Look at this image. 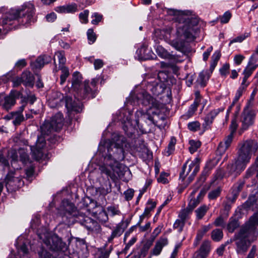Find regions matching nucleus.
<instances>
[{
    "instance_id": "obj_48",
    "label": "nucleus",
    "mask_w": 258,
    "mask_h": 258,
    "mask_svg": "<svg viewBox=\"0 0 258 258\" xmlns=\"http://www.w3.org/2000/svg\"><path fill=\"white\" fill-rule=\"evenodd\" d=\"M189 143L190 145L189 151L191 154L195 152L201 145V143L199 141L190 140Z\"/></svg>"
},
{
    "instance_id": "obj_17",
    "label": "nucleus",
    "mask_w": 258,
    "mask_h": 258,
    "mask_svg": "<svg viewBox=\"0 0 258 258\" xmlns=\"http://www.w3.org/2000/svg\"><path fill=\"white\" fill-rule=\"evenodd\" d=\"M253 194L250 195L247 200L242 205L243 209L246 211H255L258 209V187L255 191H252Z\"/></svg>"
},
{
    "instance_id": "obj_40",
    "label": "nucleus",
    "mask_w": 258,
    "mask_h": 258,
    "mask_svg": "<svg viewBox=\"0 0 258 258\" xmlns=\"http://www.w3.org/2000/svg\"><path fill=\"white\" fill-rule=\"evenodd\" d=\"M55 57H56L59 61V67L58 68H61V67H66L64 66L66 62V58L64 56V51H58L56 52L54 55V63L55 64V67L56 66V63L55 60Z\"/></svg>"
},
{
    "instance_id": "obj_25",
    "label": "nucleus",
    "mask_w": 258,
    "mask_h": 258,
    "mask_svg": "<svg viewBox=\"0 0 258 258\" xmlns=\"http://www.w3.org/2000/svg\"><path fill=\"white\" fill-rule=\"evenodd\" d=\"M147 89L150 91L154 95L158 96L162 94L165 88L162 84L158 83L157 82L148 83L147 86Z\"/></svg>"
},
{
    "instance_id": "obj_54",
    "label": "nucleus",
    "mask_w": 258,
    "mask_h": 258,
    "mask_svg": "<svg viewBox=\"0 0 258 258\" xmlns=\"http://www.w3.org/2000/svg\"><path fill=\"white\" fill-rule=\"evenodd\" d=\"M229 195H228L226 197V201H225L223 203L224 210L226 212V215L227 216L228 215V212L231 209V205L235 202V201H232V200L229 199Z\"/></svg>"
},
{
    "instance_id": "obj_45",
    "label": "nucleus",
    "mask_w": 258,
    "mask_h": 258,
    "mask_svg": "<svg viewBox=\"0 0 258 258\" xmlns=\"http://www.w3.org/2000/svg\"><path fill=\"white\" fill-rule=\"evenodd\" d=\"M191 212L192 211L186 207L180 211L178 214V217L180 220L185 223L186 220L189 219V215Z\"/></svg>"
},
{
    "instance_id": "obj_31",
    "label": "nucleus",
    "mask_w": 258,
    "mask_h": 258,
    "mask_svg": "<svg viewBox=\"0 0 258 258\" xmlns=\"http://www.w3.org/2000/svg\"><path fill=\"white\" fill-rule=\"evenodd\" d=\"M254 54H252L250 57V60L248 63L247 67L244 69L243 74L249 77L253 72L256 69L257 65L255 64V61L254 60Z\"/></svg>"
},
{
    "instance_id": "obj_63",
    "label": "nucleus",
    "mask_w": 258,
    "mask_h": 258,
    "mask_svg": "<svg viewBox=\"0 0 258 258\" xmlns=\"http://www.w3.org/2000/svg\"><path fill=\"white\" fill-rule=\"evenodd\" d=\"M66 13H74L78 11V6L76 4L73 3L66 5Z\"/></svg>"
},
{
    "instance_id": "obj_7",
    "label": "nucleus",
    "mask_w": 258,
    "mask_h": 258,
    "mask_svg": "<svg viewBox=\"0 0 258 258\" xmlns=\"http://www.w3.org/2000/svg\"><path fill=\"white\" fill-rule=\"evenodd\" d=\"M257 150V142L254 140H247L239 144L238 155L249 163L252 154H255Z\"/></svg>"
},
{
    "instance_id": "obj_33",
    "label": "nucleus",
    "mask_w": 258,
    "mask_h": 258,
    "mask_svg": "<svg viewBox=\"0 0 258 258\" xmlns=\"http://www.w3.org/2000/svg\"><path fill=\"white\" fill-rule=\"evenodd\" d=\"M210 225H204L199 230H198L194 242L195 246H197L199 244L200 241L202 240L204 235L210 230Z\"/></svg>"
},
{
    "instance_id": "obj_12",
    "label": "nucleus",
    "mask_w": 258,
    "mask_h": 258,
    "mask_svg": "<svg viewBox=\"0 0 258 258\" xmlns=\"http://www.w3.org/2000/svg\"><path fill=\"white\" fill-rule=\"evenodd\" d=\"M56 96L60 98V100L63 98L65 101L66 107L69 111H75L76 112H80L82 110V104L79 99L76 100L73 99V97L70 96L66 95L65 97L59 92L55 93Z\"/></svg>"
},
{
    "instance_id": "obj_1",
    "label": "nucleus",
    "mask_w": 258,
    "mask_h": 258,
    "mask_svg": "<svg viewBox=\"0 0 258 258\" xmlns=\"http://www.w3.org/2000/svg\"><path fill=\"white\" fill-rule=\"evenodd\" d=\"M34 7L31 4L23 5L18 9H11L0 20V32L14 30L19 23L25 25L34 22Z\"/></svg>"
},
{
    "instance_id": "obj_26",
    "label": "nucleus",
    "mask_w": 258,
    "mask_h": 258,
    "mask_svg": "<svg viewBox=\"0 0 258 258\" xmlns=\"http://www.w3.org/2000/svg\"><path fill=\"white\" fill-rule=\"evenodd\" d=\"M104 162V165L100 167L99 169L102 174H104L107 175V177H112L115 173L117 174V175L120 176L121 175L120 172L118 171L119 168H117L115 166H113L111 168L110 166L107 165Z\"/></svg>"
},
{
    "instance_id": "obj_28",
    "label": "nucleus",
    "mask_w": 258,
    "mask_h": 258,
    "mask_svg": "<svg viewBox=\"0 0 258 258\" xmlns=\"http://www.w3.org/2000/svg\"><path fill=\"white\" fill-rule=\"evenodd\" d=\"M168 240L167 237L161 236L156 241L155 245L152 250V253L153 255H159L164 246L167 245Z\"/></svg>"
},
{
    "instance_id": "obj_3",
    "label": "nucleus",
    "mask_w": 258,
    "mask_h": 258,
    "mask_svg": "<svg viewBox=\"0 0 258 258\" xmlns=\"http://www.w3.org/2000/svg\"><path fill=\"white\" fill-rule=\"evenodd\" d=\"M163 38L176 50L183 52L186 43L194 41L196 37L192 33H164Z\"/></svg>"
},
{
    "instance_id": "obj_59",
    "label": "nucleus",
    "mask_w": 258,
    "mask_h": 258,
    "mask_svg": "<svg viewBox=\"0 0 258 258\" xmlns=\"http://www.w3.org/2000/svg\"><path fill=\"white\" fill-rule=\"evenodd\" d=\"M38 255L39 258H55L49 252L43 248H41L38 251Z\"/></svg>"
},
{
    "instance_id": "obj_44",
    "label": "nucleus",
    "mask_w": 258,
    "mask_h": 258,
    "mask_svg": "<svg viewBox=\"0 0 258 258\" xmlns=\"http://www.w3.org/2000/svg\"><path fill=\"white\" fill-rule=\"evenodd\" d=\"M176 143V140L175 137H172L168 145L167 149L165 150L166 155L168 156L173 153L175 150V145Z\"/></svg>"
},
{
    "instance_id": "obj_42",
    "label": "nucleus",
    "mask_w": 258,
    "mask_h": 258,
    "mask_svg": "<svg viewBox=\"0 0 258 258\" xmlns=\"http://www.w3.org/2000/svg\"><path fill=\"white\" fill-rule=\"evenodd\" d=\"M208 175L209 169L208 168H205L195 184L196 190H197L203 184Z\"/></svg>"
},
{
    "instance_id": "obj_55",
    "label": "nucleus",
    "mask_w": 258,
    "mask_h": 258,
    "mask_svg": "<svg viewBox=\"0 0 258 258\" xmlns=\"http://www.w3.org/2000/svg\"><path fill=\"white\" fill-rule=\"evenodd\" d=\"M156 52L159 56L163 58H169L171 56L169 53L161 46H157Z\"/></svg>"
},
{
    "instance_id": "obj_41",
    "label": "nucleus",
    "mask_w": 258,
    "mask_h": 258,
    "mask_svg": "<svg viewBox=\"0 0 258 258\" xmlns=\"http://www.w3.org/2000/svg\"><path fill=\"white\" fill-rule=\"evenodd\" d=\"M209 209L208 206L206 205H202L198 208L195 211L196 214V217L198 220L202 219L204 216L206 215V213Z\"/></svg>"
},
{
    "instance_id": "obj_27",
    "label": "nucleus",
    "mask_w": 258,
    "mask_h": 258,
    "mask_svg": "<svg viewBox=\"0 0 258 258\" xmlns=\"http://www.w3.org/2000/svg\"><path fill=\"white\" fill-rule=\"evenodd\" d=\"M82 79V75L79 72H75L73 73L72 79V87L77 94L81 89Z\"/></svg>"
},
{
    "instance_id": "obj_11",
    "label": "nucleus",
    "mask_w": 258,
    "mask_h": 258,
    "mask_svg": "<svg viewBox=\"0 0 258 258\" xmlns=\"http://www.w3.org/2000/svg\"><path fill=\"white\" fill-rule=\"evenodd\" d=\"M248 163L243 159H241L238 155L231 163L228 164L227 166V172L229 175H233L236 177L245 169L247 164Z\"/></svg>"
},
{
    "instance_id": "obj_10",
    "label": "nucleus",
    "mask_w": 258,
    "mask_h": 258,
    "mask_svg": "<svg viewBox=\"0 0 258 258\" xmlns=\"http://www.w3.org/2000/svg\"><path fill=\"white\" fill-rule=\"evenodd\" d=\"M255 115V110L249 109L248 104L244 108L241 116V125L239 130L240 134L253 124Z\"/></svg>"
},
{
    "instance_id": "obj_24",
    "label": "nucleus",
    "mask_w": 258,
    "mask_h": 258,
    "mask_svg": "<svg viewBox=\"0 0 258 258\" xmlns=\"http://www.w3.org/2000/svg\"><path fill=\"white\" fill-rule=\"evenodd\" d=\"M52 58L50 55L43 54L37 57L36 60L31 64L32 67L35 69H41L45 64L51 62Z\"/></svg>"
},
{
    "instance_id": "obj_61",
    "label": "nucleus",
    "mask_w": 258,
    "mask_h": 258,
    "mask_svg": "<svg viewBox=\"0 0 258 258\" xmlns=\"http://www.w3.org/2000/svg\"><path fill=\"white\" fill-rule=\"evenodd\" d=\"M92 20L91 23L93 25H97L102 19V15L98 13H94L92 15Z\"/></svg>"
},
{
    "instance_id": "obj_13",
    "label": "nucleus",
    "mask_w": 258,
    "mask_h": 258,
    "mask_svg": "<svg viewBox=\"0 0 258 258\" xmlns=\"http://www.w3.org/2000/svg\"><path fill=\"white\" fill-rule=\"evenodd\" d=\"M135 99L139 104L141 103L145 106L151 105L150 109L152 108L158 109L160 106L159 102L147 92L138 94L135 97Z\"/></svg>"
},
{
    "instance_id": "obj_52",
    "label": "nucleus",
    "mask_w": 258,
    "mask_h": 258,
    "mask_svg": "<svg viewBox=\"0 0 258 258\" xmlns=\"http://www.w3.org/2000/svg\"><path fill=\"white\" fill-rule=\"evenodd\" d=\"M221 192V189L220 187H217V188L210 191L208 194V198L210 200H214L216 199L218 197L220 196Z\"/></svg>"
},
{
    "instance_id": "obj_29",
    "label": "nucleus",
    "mask_w": 258,
    "mask_h": 258,
    "mask_svg": "<svg viewBox=\"0 0 258 258\" xmlns=\"http://www.w3.org/2000/svg\"><path fill=\"white\" fill-rule=\"evenodd\" d=\"M22 84L25 86L33 87L34 84V77L29 71H25L21 76Z\"/></svg>"
},
{
    "instance_id": "obj_37",
    "label": "nucleus",
    "mask_w": 258,
    "mask_h": 258,
    "mask_svg": "<svg viewBox=\"0 0 258 258\" xmlns=\"http://www.w3.org/2000/svg\"><path fill=\"white\" fill-rule=\"evenodd\" d=\"M59 70H61V74L60 76V84L62 85L66 82L67 78L69 76L70 73L68 68L67 67H61L57 69L56 66L54 69V71L57 72Z\"/></svg>"
},
{
    "instance_id": "obj_2",
    "label": "nucleus",
    "mask_w": 258,
    "mask_h": 258,
    "mask_svg": "<svg viewBox=\"0 0 258 258\" xmlns=\"http://www.w3.org/2000/svg\"><path fill=\"white\" fill-rule=\"evenodd\" d=\"M125 139L123 136L118 137V140L115 143L111 142L107 145V153L104 157V161L106 164L111 168L115 166L119 168L121 165L118 163L119 161H122L124 158L123 144Z\"/></svg>"
},
{
    "instance_id": "obj_34",
    "label": "nucleus",
    "mask_w": 258,
    "mask_h": 258,
    "mask_svg": "<svg viewBox=\"0 0 258 258\" xmlns=\"http://www.w3.org/2000/svg\"><path fill=\"white\" fill-rule=\"evenodd\" d=\"M16 104L15 98L11 94L5 97L4 103L2 105L4 109L9 111Z\"/></svg>"
},
{
    "instance_id": "obj_62",
    "label": "nucleus",
    "mask_w": 258,
    "mask_h": 258,
    "mask_svg": "<svg viewBox=\"0 0 258 258\" xmlns=\"http://www.w3.org/2000/svg\"><path fill=\"white\" fill-rule=\"evenodd\" d=\"M89 11L88 10L84 11L79 14V19L83 23H87L88 22V17Z\"/></svg>"
},
{
    "instance_id": "obj_47",
    "label": "nucleus",
    "mask_w": 258,
    "mask_h": 258,
    "mask_svg": "<svg viewBox=\"0 0 258 258\" xmlns=\"http://www.w3.org/2000/svg\"><path fill=\"white\" fill-rule=\"evenodd\" d=\"M247 224L255 230V227L258 225V211L250 217Z\"/></svg>"
},
{
    "instance_id": "obj_64",
    "label": "nucleus",
    "mask_w": 258,
    "mask_h": 258,
    "mask_svg": "<svg viewBox=\"0 0 258 258\" xmlns=\"http://www.w3.org/2000/svg\"><path fill=\"white\" fill-rule=\"evenodd\" d=\"M228 148L227 146L223 144V142H220L216 151L217 155L221 156L225 152Z\"/></svg>"
},
{
    "instance_id": "obj_53",
    "label": "nucleus",
    "mask_w": 258,
    "mask_h": 258,
    "mask_svg": "<svg viewBox=\"0 0 258 258\" xmlns=\"http://www.w3.org/2000/svg\"><path fill=\"white\" fill-rule=\"evenodd\" d=\"M201 123L198 121L190 122L187 124L188 129L192 132H196L200 129Z\"/></svg>"
},
{
    "instance_id": "obj_49",
    "label": "nucleus",
    "mask_w": 258,
    "mask_h": 258,
    "mask_svg": "<svg viewBox=\"0 0 258 258\" xmlns=\"http://www.w3.org/2000/svg\"><path fill=\"white\" fill-rule=\"evenodd\" d=\"M97 218L99 222L102 224L105 223L108 220V214L104 209H102V211L99 212L97 216Z\"/></svg>"
},
{
    "instance_id": "obj_32",
    "label": "nucleus",
    "mask_w": 258,
    "mask_h": 258,
    "mask_svg": "<svg viewBox=\"0 0 258 258\" xmlns=\"http://www.w3.org/2000/svg\"><path fill=\"white\" fill-rule=\"evenodd\" d=\"M237 241L235 244L236 245V252L237 253H244L246 252L249 246V245L247 244V241L245 239H236Z\"/></svg>"
},
{
    "instance_id": "obj_8",
    "label": "nucleus",
    "mask_w": 258,
    "mask_h": 258,
    "mask_svg": "<svg viewBox=\"0 0 258 258\" xmlns=\"http://www.w3.org/2000/svg\"><path fill=\"white\" fill-rule=\"evenodd\" d=\"M99 81V78L92 79L90 82L89 80H85L84 82V88H81L78 92V97L81 99L95 98L98 93L97 84Z\"/></svg>"
},
{
    "instance_id": "obj_46",
    "label": "nucleus",
    "mask_w": 258,
    "mask_h": 258,
    "mask_svg": "<svg viewBox=\"0 0 258 258\" xmlns=\"http://www.w3.org/2000/svg\"><path fill=\"white\" fill-rule=\"evenodd\" d=\"M18 153L19 155V160L24 164H26L29 162V157L24 149H20Z\"/></svg>"
},
{
    "instance_id": "obj_39",
    "label": "nucleus",
    "mask_w": 258,
    "mask_h": 258,
    "mask_svg": "<svg viewBox=\"0 0 258 258\" xmlns=\"http://www.w3.org/2000/svg\"><path fill=\"white\" fill-rule=\"evenodd\" d=\"M187 162H186L182 166V170L180 173L179 178L181 179L182 180H183L185 177L188 174V173L191 171L194 166V162L192 161L189 165L188 168L186 170V164Z\"/></svg>"
},
{
    "instance_id": "obj_14",
    "label": "nucleus",
    "mask_w": 258,
    "mask_h": 258,
    "mask_svg": "<svg viewBox=\"0 0 258 258\" xmlns=\"http://www.w3.org/2000/svg\"><path fill=\"white\" fill-rule=\"evenodd\" d=\"M81 219L80 222L89 231L95 234H99L101 232V227L98 222L91 218L86 216L83 213L80 214Z\"/></svg>"
},
{
    "instance_id": "obj_23",
    "label": "nucleus",
    "mask_w": 258,
    "mask_h": 258,
    "mask_svg": "<svg viewBox=\"0 0 258 258\" xmlns=\"http://www.w3.org/2000/svg\"><path fill=\"white\" fill-rule=\"evenodd\" d=\"M211 250V242L209 240H205L202 243L200 249L195 253L196 258H206Z\"/></svg>"
},
{
    "instance_id": "obj_60",
    "label": "nucleus",
    "mask_w": 258,
    "mask_h": 258,
    "mask_svg": "<svg viewBox=\"0 0 258 258\" xmlns=\"http://www.w3.org/2000/svg\"><path fill=\"white\" fill-rule=\"evenodd\" d=\"M213 224L216 227H221L223 228L226 227L225 221L222 216H219L217 218L214 222Z\"/></svg>"
},
{
    "instance_id": "obj_22",
    "label": "nucleus",
    "mask_w": 258,
    "mask_h": 258,
    "mask_svg": "<svg viewBox=\"0 0 258 258\" xmlns=\"http://www.w3.org/2000/svg\"><path fill=\"white\" fill-rule=\"evenodd\" d=\"M126 226H124L123 221L117 224L115 227L112 229L111 235L108 237L107 242L108 243H112L113 239L119 237L124 232Z\"/></svg>"
},
{
    "instance_id": "obj_20",
    "label": "nucleus",
    "mask_w": 258,
    "mask_h": 258,
    "mask_svg": "<svg viewBox=\"0 0 258 258\" xmlns=\"http://www.w3.org/2000/svg\"><path fill=\"white\" fill-rule=\"evenodd\" d=\"M245 183V181L244 179H239L231 187L230 192L228 194V195H229V199H231L232 201H235Z\"/></svg>"
},
{
    "instance_id": "obj_36",
    "label": "nucleus",
    "mask_w": 258,
    "mask_h": 258,
    "mask_svg": "<svg viewBox=\"0 0 258 258\" xmlns=\"http://www.w3.org/2000/svg\"><path fill=\"white\" fill-rule=\"evenodd\" d=\"M199 103L195 100L194 102L189 106L188 111L182 115V118L184 119H188L192 117L197 111Z\"/></svg>"
},
{
    "instance_id": "obj_6",
    "label": "nucleus",
    "mask_w": 258,
    "mask_h": 258,
    "mask_svg": "<svg viewBox=\"0 0 258 258\" xmlns=\"http://www.w3.org/2000/svg\"><path fill=\"white\" fill-rule=\"evenodd\" d=\"M63 117L61 113H57L52 117L50 121H45L40 127L43 135H48L51 132H59L63 125Z\"/></svg>"
},
{
    "instance_id": "obj_56",
    "label": "nucleus",
    "mask_w": 258,
    "mask_h": 258,
    "mask_svg": "<svg viewBox=\"0 0 258 258\" xmlns=\"http://www.w3.org/2000/svg\"><path fill=\"white\" fill-rule=\"evenodd\" d=\"M107 211L109 215L111 216L118 215L120 214V211L119 210L118 207L115 206H110L107 208Z\"/></svg>"
},
{
    "instance_id": "obj_16",
    "label": "nucleus",
    "mask_w": 258,
    "mask_h": 258,
    "mask_svg": "<svg viewBox=\"0 0 258 258\" xmlns=\"http://www.w3.org/2000/svg\"><path fill=\"white\" fill-rule=\"evenodd\" d=\"M224 110V107L216 108L210 111L206 114L204 118V122L202 124V127L204 131L208 130L211 128V125L213 123L215 117L220 113Z\"/></svg>"
},
{
    "instance_id": "obj_43",
    "label": "nucleus",
    "mask_w": 258,
    "mask_h": 258,
    "mask_svg": "<svg viewBox=\"0 0 258 258\" xmlns=\"http://www.w3.org/2000/svg\"><path fill=\"white\" fill-rule=\"evenodd\" d=\"M223 237V232L222 229H215L211 232V238L216 242L221 241Z\"/></svg>"
},
{
    "instance_id": "obj_4",
    "label": "nucleus",
    "mask_w": 258,
    "mask_h": 258,
    "mask_svg": "<svg viewBox=\"0 0 258 258\" xmlns=\"http://www.w3.org/2000/svg\"><path fill=\"white\" fill-rule=\"evenodd\" d=\"M178 19L179 22L176 24V32H197L204 31L203 28L201 29V26H204L205 24L200 22L198 18L181 16L178 17Z\"/></svg>"
},
{
    "instance_id": "obj_35",
    "label": "nucleus",
    "mask_w": 258,
    "mask_h": 258,
    "mask_svg": "<svg viewBox=\"0 0 258 258\" xmlns=\"http://www.w3.org/2000/svg\"><path fill=\"white\" fill-rule=\"evenodd\" d=\"M209 78L210 75L209 73L207 72L202 71L199 74L196 82L202 87H204L206 85Z\"/></svg>"
},
{
    "instance_id": "obj_50",
    "label": "nucleus",
    "mask_w": 258,
    "mask_h": 258,
    "mask_svg": "<svg viewBox=\"0 0 258 258\" xmlns=\"http://www.w3.org/2000/svg\"><path fill=\"white\" fill-rule=\"evenodd\" d=\"M231 17V14L230 12H226L222 16H219L216 19L217 21H220L222 24L227 23L229 22Z\"/></svg>"
},
{
    "instance_id": "obj_9",
    "label": "nucleus",
    "mask_w": 258,
    "mask_h": 258,
    "mask_svg": "<svg viewBox=\"0 0 258 258\" xmlns=\"http://www.w3.org/2000/svg\"><path fill=\"white\" fill-rule=\"evenodd\" d=\"M6 187L8 192H12L23 185L20 176L14 170H10L5 178Z\"/></svg>"
},
{
    "instance_id": "obj_58",
    "label": "nucleus",
    "mask_w": 258,
    "mask_h": 258,
    "mask_svg": "<svg viewBox=\"0 0 258 258\" xmlns=\"http://www.w3.org/2000/svg\"><path fill=\"white\" fill-rule=\"evenodd\" d=\"M185 222L180 219H177L173 224V228L177 229L178 231L181 232L183 230Z\"/></svg>"
},
{
    "instance_id": "obj_18",
    "label": "nucleus",
    "mask_w": 258,
    "mask_h": 258,
    "mask_svg": "<svg viewBox=\"0 0 258 258\" xmlns=\"http://www.w3.org/2000/svg\"><path fill=\"white\" fill-rule=\"evenodd\" d=\"M26 105V101L24 102V104L19 108L17 111L11 112L6 116V118L8 119H14V124L15 125H19L24 119V117L22 113Z\"/></svg>"
},
{
    "instance_id": "obj_15",
    "label": "nucleus",
    "mask_w": 258,
    "mask_h": 258,
    "mask_svg": "<svg viewBox=\"0 0 258 258\" xmlns=\"http://www.w3.org/2000/svg\"><path fill=\"white\" fill-rule=\"evenodd\" d=\"M47 247L52 251H58L66 248V244L56 235H53L44 241Z\"/></svg>"
},
{
    "instance_id": "obj_38",
    "label": "nucleus",
    "mask_w": 258,
    "mask_h": 258,
    "mask_svg": "<svg viewBox=\"0 0 258 258\" xmlns=\"http://www.w3.org/2000/svg\"><path fill=\"white\" fill-rule=\"evenodd\" d=\"M239 226L238 220L236 218L231 217L229 220L226 228L229 232L233 233Z\"/></svg>"
},
{
    "instance_id": "obj_57",
    "label": "nucleus",
    "mask_w": 258,
    "mask_h": 258,
    "mask_svg": "<svg viewBox=\"0 0 258 258\" xmlns=\"http://www.w3.org/2000/svg\"><path fill=\"white\" fill-rule=\"evenodd\" d=\"M230 65L228 63L224 64L220 69L219 72L222 77H226L229 74Z\"/></svg>"
},
{
    "instance_id": "obj_5",
    "label": "nucleus",
    "mask_w": 258,
    "mask_h": 258,
    "mask_svg": "<svg viewBox=\"0 0 258 258\" xmlns=\"http://www.w3.org/2000/svg\"><path fill=\"white\" fill-rule=\"evenodd\" d=\"M64 207L63 213L62 215V222L69 226L74 224L76 218L80 221L81 216L80 214L82 213L79 212L74 205L68 201L63 202Z\"/></svg>"
},
{
    "instance_id": "obj_19",
    "label": "nucleus",
    "mask_w": 258,
    "mask_h": 258,
    "mask_svg": "<svg viewBox=\"0 0 258 258\" xmlns=\"http://www.w3.org/2000/svg\"><path fill=\"white\" fill-rule=\"evenodd\" d=\"M45 145V141L43 138L39 137L36 143L35 146L31 147L33 156L36 160H38L43 156L42 149Z\"/></svg>"
},
{
    "instance_id": "obj_30",
    "label": "nucleus",
    "mask_w": 258,
    "mask_h": 258,
    "mask_svg": "<svg viewBox=\"0 0 258 258\" xmlns=\"http://www.w3.org/2000/svg\"><path fill=\"white\" fill-rule=\"evenodd\" d=\"M197 190L194 189L191 193L190 197L192 198H191L187 207V208L190 210L191 211H192L196 207H197V206L200 203V201L199 198L201 197H203L205 194L204 192H203L202 191H201L197 197V199H195L194 198V195L197 192Z\"/></svg>"
},
{
    "instance_id": "obj_21",
    "label": "nucleus",
    "mask_w": 258,
    "mask_h": 258,
    "mask_svg": "<svg viewBox=\"0 0 258 258\" xmlns=\"http://www.w3.org/2000/svg\"><path fill=\"white\" fill-rule=\"evenodd\" d=\"M256 233V232L255 230H254V228H252L249 225L246 223L240 228L239 231L234 235V239H245V238L249 237L250 234H254Z\"/></svg>"
},
{
    "instance_id": "obj_51",
    "label": "nucleus",
    "mask_w": 258,
    "mask_h": 258,
    "mask_svg": "<svg viewBox=\"0 0 258 258\" xmlns=\"http://www.w3.org/2000/svg\"><path fill=\"white\" fill-rule=\"evenodd\" d=\"M238 126V124L237 120V114H235L234 117L232 119L231 124L229 126V130L230 131V134L234 135L236 131Z\"/></svg>"
}]
</instances>
